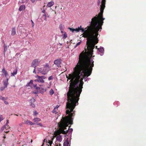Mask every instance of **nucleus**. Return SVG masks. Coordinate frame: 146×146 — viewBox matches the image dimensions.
Wrapping results in <instances>:
<instances>
[{
  "mask_svg": "<svg viewBox=\"0 0 146 146\" xmlns=\"http://www.w3.org/2000/svg\"><path fill=\"white\" fill-rule=\"evenodd\" d=\"M93 54L89 53L80 54L79 61L76 68H74V72L69 75L71 81L69 90L67 93V101L66 104V113L68 115L64 119V123L67 127L69 124H73V117L74 116V109L78 104L80 94L82 92L84 82L89 80L90 78H87L92 72L94 66V61L91 58Z\"/></svg>",
  "mask_w": 146,
  "mask_h": 146,
  "instance_id": "1",
  "label": "nucleus"
},
{
  "mask_svg": "<svg viewBox=\"0 0 146 146\" xmlns=\"http://www.w3.org/2000/svg\"><path fill=\"white\" fill-rule=\"evenodd\" d=\"M99 17L96 15L92 18L91 21L89 22L90 26H88L87 27L84 29L80 26L76 28L79 32L81 31L82 33H86V37L89 41L86 49L85 48L86 52L84 53H89L90 54H93L95 45L98 42V32L100 29V31L102 29L101 27L99 26Z\"/></svg>",
  "mask_w": 146,
  "mask_h": 146,
  "instance_id": "2",
  "label": "nucleus"
},
{
  "mask_svg": "<svg viewBox=\"0 0 146 146\" xmlns=\"http://www.w3.org/2000/svg\"><path fill=\"white\" fill-rule=\"evenodd\" d=\"M105 3L106 0H102L101 3V4L100 5V0H98V5L100 6V14L101 17L102 18L103 20H104L105 19V18H103L102 17L103 16V13L105 7Z\"/></svg>",
  "mask_w": 146,
  "mask_h": 146,
  "instance_id": "3",
  "label": "nucleus"
},
{
  "mask_svg": "<svg viewBox=\"0 0 146 146\" xmlns=\"http://www.w3.org/2000/svg\"><path fill=\"white\" fill-rule=\"evenodd\" d=\"M66 129V127L62 128L60 130V132L63 134H65L64 135L65 137L68 136L71 137L73 130V129L71 128H69L68 130L65 131V130Z\"/></svg>",
  "mask_w": 146,
  "mask_h": 146,
  "instance_id": "4",
  "label": "nucleus"
},
{
  "mask_svg": "<svg viewBox=\"0 0 146 146\" xmlns=\"http://www.w3.org/2000/svg\"><path fill=\"white\" fill-rule=\"evenodd\" d=\"M40 61H38V59L34 60L32 63L31 67H33L34 68H36V66H38Z\"/></svg>",
  "mask_w": 146,
  "mask_h": 146,
  "instance_id": "5",
  "label": "nucleus"
},
{
  "mask_svg": "<svg viewBox=\"0 0 146 146\" xmlns=\"http://www.w3.org/2000/svg\"><path fill=\"white\" fill-rule=\"evenodd\" d=\"M62 60L60 58H59L54 60V63L58 67H61L60 65L62 63Z\"/></svg>",
  "mask_w": 146,
  "mask_h": 146,
  "instance_id": "6",
  "label": "nucleus"
},
{
  "mask_svg": "<svg viewBox=\"0 0 146 146\" xmlns=\"http://www.w3.org/2000/svg\"><path fill=\"white\" fill-rule=\"evenodd\" d=\"M35 77L36 78V79L34 80V81L35 82H38L39 83H43L44 82V80L42 79L41 76L37 75L35 76Z\"/></svg>",
  "mask_w": 146,
  "mask_h": 146,
  "instance_id": "7",
  "label": "nucleus"
},
{
  "mask_svg": "<svg viewBox=\"0 0 146 146\" xmlns=\"http://www.w3.org/2000/svg\"><path fill=\"white\" fill-rule=\"evenodd\" d=\"M35 101V100L33 98L29 100L30 106L33 108H35V105L34 104Z\"/></svg>",
  "mask_w": 146,
  "mask_h": 146,
  "instance_id": "8",
  "label": "nucleus"
},
{
  "mask_svg": "<svg viewBox=\"0 0 146 146\" xmlns=\"http://www.w3.org/2000/svg\"><path fill=\"white\" fill-rule=\"evenodd\" d=\"M71 139V138H70L69 141L68 138H67L65 140L63 143V146H70Z\"/></svg>",
  "mask_w": 146,
  "mask_h": 146,
  "instance_id": "9",
  "label": "nucleus"
},
{
  "mask_svg": "<svg viewBox=\"0 0 146 146\" xmlns=\"http://www.w3.org/2000/svg\"><path fill=\"white\" fill-rule=\"evenodd\" d=\"M36 90L38 91L39 92L42 94L45 91V90L44 89L42 88V87H38L36 88Z\"/></svg>",
  "mask_w": 146,
  "mask_h": 146,
  "instance_id": "10",
  "label": "nucleus"
},
{
  "mask_svg": "<svg viewBox=\"0 0 146 146\" xmlns=\"http://www.w3.org/2000/svg\"><path fill=\"white\" fill-rule=\"evenodd\" d=\"M43 69L44 70L47 71L48 72L49 70L50 67L48 63H46L45 65L44 66Z\"/></svg>",
  "mask_w": 146,
  "mask_h": 146,
  "instance_id": "11",
  "label": "nucleus"
},
{
  "mask_svg": "<svg viewBox=\"0 0 146 146\" xmlns=\"http://www.w3.org/2000/svg\"><path fill=\"white\" fill-rule=\"evenodd\" d=\"M98 50L101 53L100 55L101 56H102L104 53V48L102 46H100L99 48H98Z\"/></svg>",
  "mask_w": 146,
  "mask_h": 146,
  "instance_id": "12",
  "label": "nucleus"
},
{
  "mask_svg": "<svg viewBox=\"0 0 146 146\" xmlns=\"http://www.w3.org/2000/svg\"><path fill=\"white\" fill-rule=\"evenodd\" d=\"M54 4V2L53 1H51L49 2L46 5L47 7H50L52 6Z\"/></svg>",
  "mask_w": 146,
  "mask_h": 146,
  "instance_id": "13",
  "label": "nucleus"
},
{
  "mask_svg": "<svg viewBox=\"0 0 146 146\" xmlns=\"http://www.w3.org/2000/svg\"><path fill=\"white\" fill-rule=\"evenodd\" d=\"M25 123L26 124L29 125H33L35 124L34 123H33L31 121L29 120H27L26 121H25Z\"/></svg>",
  "mask_w": 146,
  "mask_h": 146,
  "instance_id": "14",
  "label": "nucleus"
},
{
  "mask_svg": "<svg viewBox=\"0 0 146 146\" xmlns=\"http://www.w3.org/2000/svg\"><path fill=\"white\" fill-rule=\"evenodd\" d=\"M16 33V29L15 27H13L12 28L11 32V35L12 36L14 35Z\"/></svg>",
  "mask_w": 146,
  "mask_h": 146,
  "instance_id": "15",
  "label": "nucleus"
},
{
  "mask_svg": "<svg viewBox=\"0 0 146 146\" xmlns=\"http://www.w3.org/2000/svg\"><path fill=\"white\" fill-rule=\"evenodd\" d=\"M62 139V137L61 135L58 136L56 137V140L59 142H61Z\"/></svg>",
  "mask_w": 146,
  "mask_h": 146,
  "instance_id": "16",
  "label": "nucleus"
},
{
  "mask_svg": "<svg viewBox=\"0 0 146 146\" xmlns=\"http://www.w3.org/2000/svg\"><path fill=\"white\" fill-rule=\"evenodd\" d=\"M25 7L24 5H21L19 8V11H21L23 10H24L25 9Z\"/></svg>",
  "mask_w": 146,
  "mask_h": 146,
  "instance_id": "17",
  "label": "nucleus"
},
{
  "mask_svg": "<svg viewBox=\"0 0 146 146\" xmlns=\"http://www.w3.org/2000/svg\"><path fill=\"white\" fill-rule=\"evenodd\" d=\"M40 120H41L40 118L38 117L35 118L33 119V121H34V122L36 123H35V124H36L38 122V121H40Z\"/></svg>",
  "mask_w": 146,
  "mask_h": 146,
  "instance_id": "18",
  "label": "nucleus"
},
{
  "mask_svg": "<svg viewBox=\"0 0 146 146\" xmlns=\"http://www.w3.org/2000/svg\"><path fill=\"white\" fill-rule=\"evenodd\" d=\"M44 143L45 142L46 143H48L50 145L52 144V140L51 141H50L49 140H48V141L46 139H44Z\"/></svg>",
  "mask_w": 146,
  "mask_h": 146,
  "instance_id": "19",
  "label": "nucleus"
},
{
  "mask_svg": "<svg viewBox=\"0 0 146 146\" xmlns=\"http://www.w3.org/2000/svg\"><path fill=\"white\" fill-rule=\"evenodd\" d=\"M33 80H31L30 82H29V83H27L26 86V87H28V86H30L31 87V85H32V84H33Z\"/></svg>",
  "mask_w": 146,
  "mask_h": 146,
  "instance_id": "20",
  "label": "nucleus"
},
{
  "mask_svg": "<svg viewBox=\"0 0 146 146\" xmlns=\"http://www.w3.org/2000/svg\"><path fill=\"white\" fill-rule=\"evenodd\" d=\"M68 29H69V30L70 31H71V32H74V31H75L76 33H78L79 32V31L77 30V29H76H76H74L71 28L70 27H69L68 28Z\"/></svg>",
  "mask_w": 146,
  "mask_h": 146,
  "instance_id": "21",
  "label": "nucleus"
},
{
  "mask_svg": "<svg viewBox=\"0 0 146 146\" xmlns=\"http://www.w3.org/2000/svg\"><path fill=\"white\" fill-rule=\"evenodd\" d=\"M2 72L4 74L5 77H7L8 74L4 68H3L2 69Z\"/></svg>",
  "mask_w": 146,
  "mask_h": 146,
  "instance_id": "22",
  "label": "nucleus"
},
{
  "mask_svg": "<svg viewBox=\"0 0 146 146\" xmlns=\"http://www.w3.org/2000/svg\"><path fill=\"white\" fill-rule=\"evenodd\" d=\"M8 79L7 78L6 80L3 82V83L5 86V87H7V86L8 84Z\"/></svg>",
  "mask_w": 146,
  "mask_h": 146,
  "instance_id": "23",
  "label": "nucleus"
},
{
  "mask_svg": "<svg viewBox=\"0 0 146 146\" xmlns=\"http://www.w3.org/2000/svg\"><path fill=\"white\" fill-rule=\"evenodd\" d=\"M7 50V46L5 44L4 45V50L3 51V54L4 56L5 55V53L6 51Z\"/></svg>",
  "mask_w": 146,
  "mask_h": 146,
  "instance_id": "24",
  "label": "nucleus"
},
{
  "mask_svg": "<svg viewBox=\"0 0 146 146\" xmlns=\"http://www.w3.org/2000/svg\"><path fill=\"white\" fill-rule=\"evenodd\" d=\"M17 69L16 68L15 70L13 71V72L11 73V76H14L17 74Z\"/></svg>",
  "mask_w": 146,
  "mask_h": 146,
  "instance_id": "25",
  "label": "nucleus"
},
{
  "mask_svg": "<svg viewBox=\"0 0 146 146\" xmlns=\"http://www.w3.org/2000/svg\"><path fill=\"white\" fill-rule=\"evenodd\" d=\"M5 129H7V127L5 125H4L1 128L0 130V132H2Z\"/></svg>",
  "mask_w": 146,
  "mask_h": 146,
  "instance_id": "26",
  "label": "nucleus"
},
{
  "mask_svg": "<svg viewBox=\"0 0 146 146\" xmlns=\"http://www.w3.org/2000/svg\"><path fill=\"white\" fill-rule=\"evenodd\" d=\"M38 73H41L42 71L44 70L43 68H38Z\"/></svg>",
  "mask_w": 146,
  "mask_h": 146,
  "instance_id": "27",
  "label": "nucleus"
},
{
  "mask_svg": "<svg viewBox=\"0 0 146 146\" xmlns=\"http://www.w3.org/2000/svg\"><path fill=\"white\" fill-rule=\"evenodd\" d=\"M67 34H66V33L65 32H64V34L63 35L62 38L63 39H65L66 38H67Z\"/></svg>",
  "mask_w": 146,
  "mask_h": 146,
  "instance_id": "28",
  "label": "nucleus"
},
{
  "mask_svg": "<svg viewBox=\"0 0 146 146\" xmlns=\"http://www.w3.org/2000/svg\"><path fill=\"white\" fill-rule=\"evenodd\" d=\"M49 93L51 95H52L54 94V92L53 90H52V89L51 90H50L49 91Z\"/></svg>",
  "mask_w": 146,
  "mask_h": 146,
  "instance_id": "29",
  "label": "nucleus"
},
{
  "mask_svg": "<svg viewBox=\"0 0 146 146\" xmlns=\"http://www.w3.org/2000/svg\"><path fill=\"white\" fill-rule=\"evenodd\" d=\"M0 99L4 101L6 100L7 99V98L4 97H3L2 96H0Z\"/></svg>",
  "mask_w": 146,
  "mask_h": 146,
  "instance_id": "30",
  "label": "nucleus"
},
{
  "mask_svg": "<svg viewBox=\"0 0 146 146\" xmlns=\"http://www.w3.org/2000/svg\"><path fill=\"white\" fill-rule=\"evenodd\" d=\"M48 72H47L45 71V70H43L42 72L41 73L43 75H45L47 74V73Z\"/></svg>",
  "mask_w": 146,
  "mask_h": 146,
  "instance_id": "31",
  "label": "nucleus"
},
{
  "mask_svg": "<svg viewBox=\"0 0 146 146\" xmlns=\"http://www.w3.org/2000/svg\"><path fill=\"white\" fill-rule=\"evenodd\" d=\"M63 27L61 24H60V25L59 27V28L60 30H62L63 29Z\"/></svg>",
  "mask_w": 146,
  "mask_h": 146,
  "instance_id": "32",
  "label": "nucleus"
},
{
  "mask_svg": "<svg viewBox=\"0 0 146 146\" xmlns=\"http://www.w3.org/2000/svg\"><path fill=\"white\" fill-rule=\"evenodd\" d=\"M53 79V76H50L48 78V80H52Z\"/></svg>",
  "mask_w": 146,
  "mask_h": 146,
  "instance_id": "33",
  "label": "nucleus"
},
{
  "mask_svg": "<svg viewBox=\"0 0 146 146\" xmlns=\"http://www.w3.org/2000/svg\"><path fill=\"white\" fill-rule=\"evenodd\" d=\"M3 119L2 115H0V123Z\"/></svg>",
  "mask_w": 146,
  "mask_h": 146,
  "instance_id": "34",
  "label": "nucleus"
},
{
  "mask_svg": "<svg viewBox=\"0 0 146 146\" xmlns=\"http://www.w3.org/2000/svg\"><path fill=\"white\" fill-rule=\"evenodd\" d=\"M38 113L36 111H35L33 113V115L34 116H36V115L38 114Z\"/></svg>",
  "mask_w": 146,
  "mask_h": 146,
  "instance_id": "35",
  "label": "nucleus"
},
{
  "mask_svg": "<svg viewBox=\"0 0 146 146\" xmlns=\"http://www.w3.org/2000/svg\"><path fill=\"white\" fill-rule=\"evenodd\" d=\"M6 88V87H5V86L4 87H1L0 88V90L2 91L3 90L5 89V88Z\"/></svg>",
  "mask_w": 146,
  "mask_h": 146,
  "instance_id": "36",
  "label": "nucleus"
},
{
  "mask_svg": "<svg viewBox=\"0 0 146 146\" xmlns=\"http://www.w3.org/2000/svg\"><path fill=\"white\" fill-rule=\"evenodd\" d=\"M81 42H78V43H77L76 45H75V48H76L77 46H78L79 45H80V43H81Z\"/></svg>",
  "mask_w": 146,
  "mask_h": 146,
  "instance_id": "37",
  "label": "nucleus"
},
{
  "mask_svg": "<svg viewBox=\"0 0 146 146\" xmlns=\"http://www.w3.org/2000/svg\"><path fill=\"white\" fill-rule=\"evenodd\" d=\"M9 123V120L8 119H7V120L6 123V124L5 125L6 126H7L8 124Z\"/></svg>",
  "mask_w": 146,
  "mask_h": 146,
  "instance_id": "38",
  "label": "nucleus"
},
{
  "mask_svg": "<svg viewBox=\"0 0 146 146\" xmlns=\"http://www.w3.org/2000/svg\"><path fill=\"white\" fill-rule=\"evenodd\" d=\"M36 124L37 125H40L41 127L43 126V125L41 123H37Z\"/></svg>",
  "mask_w": 146,
  "mask_h": 146,
  "instance_id": "39",
  "label": "nucleus"
},
{
  "mask_svg": "<svg viewBox=\"0 0 146 146\" xmlns=\"http://www.w3.org/2000/svg\"><path fill=\"white\" fill-rule=\"evenodd\" d=\"M41 77L42 78L43 80L45 79L46 78V77L44 76H41Z\"/></svg>",
  "mask_w": 146,
  "mask_h": 146,
  "instance_id": "40",
  "label": "nucleus"
},
{
  "mask_svg": "<svg viewBox=\"0 0 146 146\" xmlns=\"http://www.w3.org/2000/svg\"><path fill=\"white\" fill-rule=\"evenodd\" d=\"M33 87L35 88V89L36 90V88L38 87L37 86V84H35L33 85Z\"/></svg>",
  "mask_w": 146,
  "mask_h": 146,
  "instance_id": "41",
  "label": "nucleus"
},
{
  "mask_svg": "<svg viewBox=\"0 0 146 146\" xmlns=\"http://www.w3.org/2000/svg\"><path fill=\"white\" fill-rule=\"evenodd\" d=\"M24 124V123L23 122H22L19 124V125L20 127H22L23 126V125Z\"/></svg>",
  "mask_w": 146,
  "mask_h": 146,
  "instance_id": "42",
  "label": "nucleus"
},
{
  "mask_svg": "<svg viewBox=\"0 0 146 146\" xmlns=\"http://www.w3.org/2000/svg\"><path fill=\"white\" fill-rule=\"evenodd\" d=\"M119 103L118 102H114L113 104L114 105H115V104H117V106H118V105L119 104Z\"/></svg>",
  "mask_w": 146,
  "mask_h": 146,
  "instance_id": "43",
  "label": "nucleus"
},
{
  "mask_svg": "<svg viewBox=\"0 0 146 146\" xmlns=\"http://www.w3.org/2000/svg\"><path fill=\"white\" fill-rule=\"evenodd\" d=\"M4 103L6 104V105H8L9 104V103L8 102H7V101H4Z\"/></svg>",
  "mask_w": 146,
  "mask_h": 146,
  "instance_id": "44",
  "label": "nucleus"
},
{
  "mask_svg": "<svg viewBox=\"0 0 146 146\" xmlns=\"http://www.w3.org/2000/svg\"><path fill=\"white\" fill-rule=\"evenodd\" d=\"M31 21L32 22V25L33 26H33H34V23L32 20H31Z\"/></svg>",
  "mask_w": 146,
  "mask_h": 146,
  "instance_id": "45",
  "label": "nucleus"
},
{
  "mask_svg": "<svg viewBox=\"0 0 146 146\" xmlns=\"http://www.w3.org/2000/svg\"><path fill=\"white\" fill-rule=\"evenodd\" d=\"M59 107V106L57 105L54 109V110H55L56 108L57 109L58 107Z\"/></svg>",
  "mask_w": 146,
  "mask_h": 146,
  "instance_id": "46",
  "label": "nucleus"
},
{
  "mask_svg": "<svg viewBox=\"0 0 146 146\" xmlns=\"http://www.w3.org/2000/svg\"><path fill=\"white\" fill-rule=\"evenodd\" d=\"M33 72L34 73H36V70H35V68H34V70Z\"/></svg>",
  "mask_w": 146,
  "mask_h": 146,
  "instance_id": "47",
  "label": "nucleus"
},
{
  "mask_svg": "<svg viewBox=\"0 0 146 146\" xmlns=\"http://www.w3.org/2000/svg\"><path fill=\"white\" fill-rule=\"evenodd\" d=\"M32 3H34L35 1V0H31Z\"/></svg>",
  "mask_w": 146,
  "mask_h": 146,
  "instance_id": "48",
  "label": "nucleus"
},
{
  "mask_svg": "<svg viewBox=\"0 0 146 146\" xmlns=\"http://www.w3.org/2000/svg\"><path fill=\"white\" fill-rule=\"evenodd\" d=\"M6 127H7V129H6V130H7V129L9 128V126H8V125H7V126H6Z\"/></svg>",
  "mask_w": 146,
  "mask_h": 146,
  "instance_id": "49",
  "label": "nucleus"
},
{
  "mask_svg": "<svg viewBox=\"0 0 146 146\" xmlns=\"http://www.w3.org/2000/svg\"><path fill=\"white\" fill-rule=\"evenodd\" d=\"M42 13H45V10L44 9L42 11Z\"/></svg>",
  "mask_w": 146,
  "mask_h": 146,
  "instance_id": "50",
  "label": "nucleus"
},
{
  "mask_svg": "<svg viewBox=\"0 0 146 146\" xmlns=\"http://www.w3.org/2000/svg\"><path fill=\"white\" fill-rule=\"evenodd\" d=\"M60 31H61V33H64V32L63 31V29L62 30H60Z\"/></svg>",
  "mask_w": 146,
  "mask_h": 146,
  "instance_id": "51",
  "label": "nucleus"
},
{
  "mask_svg": "<svg viewBox=\"0 0 146 146\" xmlns=\"http://www.w3.org/2000/svg\"><path fill=\"white\" fill-rule=\"evenodd\" d=\"M8 132H9V131H5V132L6 133H7Z\"/></svg>",
  "mask_w": 146,
  "mask_h": 146,
  "instance_id": "52",
  "label": "nucleus"
},
{
  "mask_svg": "<svg viewBox=\"0 0 146 146\" xmlns=\"http://www.w3.org/2000/svg\"><path fill=\"white\" fill-rule=\"evenodd\" d=\"M51 144L50 145H48V144H47V145L48 146H51Z\"/></svg>",
  "mask_w": 146,
  "mask_h": 146,
  "instance_id": "53",
  "label": "nucleus"
},
{
  "mask_svg": "<svg viewBox=\"0 0 146 146\" xmlns=\"http://www.w3.org/2000/svg\"><path fill=\"white\" fill-rule=\"evenodd\" d=\"M43 16H44L45 17H46V14H44V15H43Z\"/></svg>",
  "mask_w": 146,
  "mask_h": 146,
  "instance_id": "54",
  "label": "nucleus"
},
{
  "mask_svg": "<svg viewBox=\"0 0 146 146\" xmlns=\"http://www.w3.org/2000/svg\"><path fill=\"white\" fill-rule=\"evenodd\" d=\"M44 20H46V17H45V18L44 19Z\"/></svg>",
  "mask_w": 146,
  "mask_h": 146,
  "instance_id": "55",
  "label": "nucleus"
},
{
  "mask_svg": "<svg viewBox=\"0 0 146 146\" xmlns=\"http://www.w3.org/2000/svg\"><path fill=\"white\" fill-rule=\"evenodd\" d=\"M14 115H16V116H18V115H17L16 114H14Z\"/></svg>",
  "mask_w": 146,
  "mask_h": 146,
  "instance_id": "56",
  "label": "nucleus"
},
{
  "mask_svg": "<svg viewBox=\"0 0 146 146\" xmlns=\"http://www.w3.org/2000/svg\"><path fill=\"white\" fill-rule=\"evenodd\" d=\"M29 0H25L27 2Z\"/></svg>",
  "mask_w": 146,
  "mask_h": 146,
  "instance_id": "57",
  "label": "nucleus"
},
{
  "mask_svg": "<svg viewBox=\"0 0 146 146\" xmlns=\"http://www.w3.org/2000/svg\"><path fill=\"white\" fill-rule=\"evenodd\" d=\"M32 141H33L32 140H31V143H32Z\"/></svg>",
  "mask_w": 146,
  "mask_h": 146,
  "instance_id": "58",
  "label": "nucleus"
},
{
  "mask_svg": "<svg viewBox=\"0 0 146 146\" xmlns=\"http://www.w3.org/2000/svg\"><path fill=\"white\" fill-rule=\"evenodd\" d=\"M44 145V143L41 145V146H43Z\"/></svg>",
  "mask_w": 146,
  "mask_h": 146,
  "instance_id": "59",
  "label": "nucleus"
},
{
  "mask_svg": "<svg viewBox=\"0 0 146 146\" xmlns=\"http://www.w3.org/2000/svg\"><path fill=\"white\" fill-rule=\"evenodd\" d=\"M4 138H5V136H4Z\"/></svg>",
  "mask_w": 146,
  "mask_h": 146,
  "instance_id": "60",
  "label": "nucleus"
},
{
  "mask_svg": "<svg viewBox=\"0 0 146 146\" xmlns=\"http://www.w3.org/2000/svg\"><path fill=\"white\" fill-rule=\"evenodd\" d=\"M37 1H41V0H37Z\"/></svg>",
  "mask_w": 146,
  "mask_h": 146,
  "instance_id": "61",
  "label": "nucleus"
},
{
  "mask_svg": "<svg viewBox=\"0 0 146 146\" xmlns=\"http://www.w3.org/2000/svg\"><path fill=\"white\" fill-rule=\"evenodd\" d=\"M60 45H62V44H60Z\"/></svg>",
  "mask_w": 146,
  "mask_h": 146,
  "instance_id": "62",
  "label": "nucleus"
},
{
  "mask_svg": "<svg viewBox=\"0 0 146 146\" xmlns=\"http://www.w3.org/2000/svg\"><path fill=\"white\" fill-rule=\"evenodd\" d=\"M102 24H103V22L102 21Z\"/></svg>",
  "mask_w": 146,
  "mask_h": 146,
  "instance_id": "63",
  "label": "nucleus"
},
{
  "mask_svg": "<svg viewBox=\"0 0 146 146\" xmlns=\"http://www.w3.org/2000/svg\"><path fill=\"white\" fill-rule=\"evenodd\" d=\"M96 48H97V46H96Z\"/></svg>",
  "mask_w": 146,
  "mask_h": 146,
  "instance_id": "64",
  "label": "nucleus"
}]
</instances>
